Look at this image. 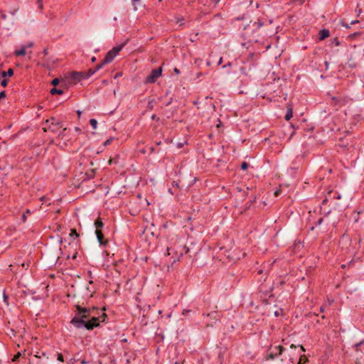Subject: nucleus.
I'll return each mask as SVG.
<instances>
[{"instance_id": "nucleus-44", "label": "nucleus", "mask_w": 364, "mask_h": 364, "mask_svg": "<svg viewBox=\"0 0 364 364\" xmlns=\"http://www.w3.org/2000/svg\"><path fill=\"white\" fill-rule=\"evenodd\" d=\"M81 364H88L89 363V361H87L85 359H82L81 361H80Z\"/></svg>"}, {"instance_id": "nucleus-25", "label": "nucleus", "mask_w": 364, "mask_h": 364, "mask_svg": "<svg viewBox=\"0 0 364 364\" xmlns=\"http://www.w3.org/2000/svg\"><path fill=\"white\" fill-rule=\"evenodd\" d=\"M276 358V356L272 353V352L270 350L267 355V357H266V359L267 360H269V359H274Z\"/></svg>"}, {"instance_id": "nucleus-20", "label": "nucleus", "mask_w": 364, "mask_h": 364, "mask_svg": "<svg viewBox=\"0 0 364 364\" xmlns=\"http://www.w3.org/2000/svg\"><path fill=\"white\" fill-rule=\"evenodd\" d=\"M293 116V112H292V109H289L287 110V112L285 115V119L289 121Z\"/></svg>"}, {"instance_id": "nucleus-56", "label": "nucleus", "mask_w": 364, "mask_h": 364, "mask_svg": "<svg viewBox=\"0 0 364 364\" xmlns=\"http://www.w3.org/2000/svg\"><path fill=\"white\" fill-rule=\"evenodd\" d=\"M1 17L3 19H5V18H6V14H2L1 15Z\"/></svg>"}, {"instance_id": "nucleus-18", "label": "nucleus", "mask_w": 364, "mask_h": 364, "mask_svg": "<svg viewBox=\"0 0 364 364\" xmlns=\"http://www.w3.org/2000/svg\"><path fill=\"white\" fill-rule=\"evenodd\" d=\"M50 92L52 95H55V94L61 95V94H63V91L60 89H57L55 87H53L50 90Z\"/></svg>"}, {"instance_id": "nucleus-49", "label": "nucleus", "mask_w": 364, "mask_h": 364, "mask_svg": "<svg viewBox=\"0 0 364 364\" xmlns=\"http://www.w3.org/2000/svg\"><path fill=\"white\" fill-rule=\"evenodd\" d=\"M222 63H223V58L221 57V58H220V59H219V60H218V65H221V64H222Z\"/></svg>"}, {"instance_id": "nucleus-54", "label": "nucleus", "mask_w": 364, "mask_h": 364, "mask_svg": "<svg viewBox=\"0 0 364 364\" xmlns=\"http://www.w3.org/2000/svg\"><path fill=\"white\" fill-rule=\"evenodd\" d=\"M171 250V248L169 247H167V255H170L171 254V252H170Z\"/></svg>"}, {"instance_id": "nucleus-57", "label": "nucleus", "mask_w": 364, "mask_h": 364, "mask_svg": "<svg viewBox=\"0 0 364 364\" xmlns=\"http://www.w3.org/2000/svg\"><path fill=\"white\" fill-rule=\"evenodd\" d=\"M300 348L302 353L305 352V349L302 346H301Z\"/></svg>"}, {"instance_id": "nucleus-42", "label": "nucleus", "mask_w": 364, "mask_h": 364, "mask_svg": "<svg viewBox=\"0 0 364 364\" xmlns=\"http://www.w3.org/2000/svg\"><path fill=\"white\" fill-rule=\"evenodd\" d=\"M3 296H4V301L7 303L8 296L5 294V292H4Z\"/></svg>"}, {"instance_id": "nucleus-33", "label": "nucleus", "mask_w": 364, "mask_h": 364, "mask_svg": "<svg viewBox=\"0 0 364 364\" xmlns=\"http://www.w3.org/2000/svg\"><path fill=\"white\" fill-rule=\"evenodd\" d=\"M7 83H8V80L6 79H4L1 80V85L3 86V87H6L7 86Z\"/></svg>"}, {"instance_id": "nucleus-40", "label": "nucleus", "mask_w": 364, "mask_h": 364, "mask_svg": "<svg viewBox=\"0 0 364 364\" xmlns=\"http://www.w3.org/2000/svg\"><path fill=\"white\" fill-rule=\"evenodd\" d=\"M230 66H232V63L228 62L227 64L224 65L222 68H225L227 67H230Z\"/></svg>"}, {"instance_id": "nucleus-21", "label": "nucleus", "mask_w": 364, "mask_h": 364, "mask_svg": "<svg viewBox=\"0 0 364 364\" xmlns=\"http://www.w3.org/2000/svg\"><path fill=\"white\" fill-rule=\"evenodd\" d=\"M307 361H308V359L306 358V357L304 355H300V358L298 362V364H304Z\"/></svg>"}, {"instance_id": "nucleus-2", "label": "nucleus", "mask_w": 364, "mask_h": 364, "mask_svg": "<svg viewBox=\"0 0 364 364\" xmlns=\"http://www.w3.org/2000/svg\"><path fill=\"white\" fill-rule=\"evenodd\" d=\"M62 127L63 125L61 122L56 119L55 117H51L46 120L43 129L45 132L50 131L53 133L57 134Z\"/></svg>"}, {"instance_id": "nucleus-30", "label": "nucleus", "mask_w": 364, "mask_h": 364, "mask_svg": "<svg viewBox=\"0 0 364 364\" xmlns=\"http://www.w3.org/2000/svg\"><path fill=\"white\" fill-rule=\"evenodd\" d=\"M249 164L247 162H242L241 164V169L245 171L247 169Z\"/></svg>"}, {"instance_id": "nucleus-62", "label": "nucleus", "mask_w": 364, "mask_h": 364, "mask_svg": "<svg viewBox=\"0 0 364 364\" xmlns=\"http://www.w3.org/2000/svg\"><path fill=\"white\" fill-rule=\"evenodd\" d=\"M262 270L260 269L258 271V274H262Z\"/></svg>"}, {"instance_id": "nucleus-63", "label": "nucleus", "mask_w": 364, "mask_h": 364, "mask_svg": "<svg viewBox=\"0 0 364 364\" xmlns=\"http://www.w3.org/2000/svg\"><path fill=\"white\" fill-rule=\"evenodd\" d=\"M321 318H322L323 319H324V318H326V316H325L324 315H323V316H321Z\"/></svg>"}, {"instance_id": "nucleus-31", "label": "nucleus", "mask_w": 364, "mask_h": 364, "mask_svg": "<svg viewBox=\"0 0 364 364\" xmlns=\"http://www.w3.org/2000/svg\"><path fill=\"white\" fill-rule=\"evenodd\" d=\"M332 44H334L336 46H340V41L337 38H333L332 41Z\"/></svg>"}, {"instance_id": "nucleus-46", "label": "nucleus", "mask_w": 364, "mask_h": 364, "mask_svg": "<svg viewBox=\"0 0 364 364\" xmlns=\"http://www.w3.org/2000/svg\"><path fill=\"white\" fill-rule=\"evenodd\" d=\"M324 311H325V306H321L320 307V312L323 313V312H324Z\"/></svg>"}, {"instance_id": "nucleus-6", "label": "nucleus", "mask_w": 364, "mask_h": 364, "mask_svg": "<svg viewBox=\"0 0 364 364\" xmlns=\"http://www.w3.org/2000/svg\"><path fill=\"white\" fill-rule=\"evenodd\" d=\"M83 73L82 72H73L67 77L69 83L76 84L83 78Z\"/></svg>"}, {"instance_id": "nucleus-53", "label": "nucleus", "mask_w": 364, "mask_h": 364, "mask_svg": "<svg viewBox=\"0 0 364 364\" xmlns=\"http://www.w3.org/2000/svg\"><path fill=\"white\" fill-rule=\"evenodd\" d=\"M342 25H343V26H344L346 28H350V25L348 23H343Z\"/></svg>"}, {"instance_id": "nucleus-64", "label": "nucleus", "mask_w": 364, "mask_h": 364, "mask_svg": "<svg viewBox=\"0 0 364 364\" xmlns=\"http://www.w3.org/2000/svg\"><path fill=\"white\" fill-rule=\"evenodd\" d=\"M161 141H159V142H157V144H157V145H160V144H161Z\"/></svg>"}, {"instance_id": "nucleus-23", "label": "nucleus", "mask_w": 364, "mask_h": 364, "mask_svg": "<svg viewBox=\"0 0 364 364\" xmlns=\"http://www.w3.org/2000/svg\"><path fill=\"white\" fill-rule=\"evenodd\" d=\"M70 236L73 238H77L79 237V234L77 232L76 230H71L70 233Z\"/></svg>"}, {"instance_id": "nucleus-43", "label": "nucleus", "mask_w": 364, "mask_h": 364, "mask_svg": "<svg viewBox=\"0 0 364 364\" xmlns=\"http://www.w3.org/2000/svg\"><path fill=\"white\" fill-rule=\"evenodd\" d=\"M20 355L21 354L18 353L16 355L14 356L13 361H16L19 358Z\"/></svg>"}, {"instance_id": "nucleus-55", "label": "nucleus", "mask_w": 364, "mask_h": 364, "mask_svg": "<svg viewBox=\"0 0 364 364\" xmlns=\"http://www.w3.org/2000/svg\"><path fill=\"white\" fill-rule=\"evenodd\" d=\"M33 46V43L32 42H31V43H29L28 44V46H27V47L31 48V47H32Z\"/></svg>"}, {"instance_id": "nucleus-37", "label": "nucleus", "mask_w": 364, "mask_h": 364, "mask_svg": "<svg viewBox=\"0 0 364 364\" xmlns=\"http://www.w3.org/2000/svg\"><path fill=\"white\" fill-rule=\"evenodd\" d=\"M5 97H6V92L5 91L0 92V100L2 98H4Z\"/></svg>"}, {"instance_id": "nucleus-52", "label": "nucleus", "mask_w": 364, "mask_h": 364, "mask_svg": "<svg viewBox=\"0 0 364 364\" xmlns=\"http://www.w3.org/2000/svg\"><path fill=\"white\" fill-rule=\"evenodd\" d=\"M150 151H151V153H154V152L155 151V148H154V147H153V146H151V147L150 148Z\"/></svg>"}, {"instance_id": "nucleus-8", "label": "nucleus", "mask_w": 364, "mask_h": 364, "mask_svg": "<svg viewBox=\"0 0 364 364\" xmlns=\"http://www.w3.org/2000/svg\"><path fill=\"white\" fill-rule=\"evenodd\" d=\"M95 234L99 243L101 245L105 246L107 243V240L104 238L102 230H95Z\"/></svg>"}, {"instance_id": "nucleus-28", "label": "nucleus", "mask_w": 364, "mask_h": 364, "mask_svg": "<svg viewBox=\"0 0 364 364\" xmlns=\"http://www.w3.org/2000/svg\"><path fill=\"white\" fill-rule=\"evenodd\" d=\"M263 22L261 21L260 20H258V21L257 22H255L254 25L256 26L257 28H259L260 27H262L263 26Z\"/></svg>"}, {"instance_id": "nucleus-12", "label": "nucleus", "mask_w": 364, "mask_h": 364, "mask_svg": "<svg viewBox=\"0 0 364 364\" xmlns=\"http://www.w3.org/2000/svg\"><path fill=\"white\" fill-rule=\"evenodd\" d=\"M284 350V348L282 346H275L274 348H272L271 351L277 358L282 353Z\"/></svg>"}, {"instance_id": "nucleus-60", "label": "nucleus", "mask_w": 364, "mask_h": 364, "mask_svg": "<svg viewBox=\"0 0 364 364\" xmlns=\"http://www.w3.org/2000/svg\"><path fill=\"white\" fill-rule=\"evenodd\" d=\"M327 200H328V198H325V199L323 200V203H326V202H327Z\"/></svg>"}, {"instance_id": "nucleus-10", "label": "nucleus", "mask_w": 364, "mask_h": 364, "mask_svg": "<svg viewBox=\"0 0 364 364\" xmlns=\"http://www.w3.org/2000/svg\"><path fill=\"white\" fill-rule=\"evenodd\" d=\"M127 41H128V39L125 42L122 43L121 45L114 47L109 51H111L113 54H114L115 56H117V55L119 53V52L120 50H122V49L125 46V45L127 44Z\"/></svg>"}, {"instance_id": "nucleus-50", "label": "nucleus", "mask_w": 364, "mask_h": 364, "mask_svg": "<svg viewBox=\"0 0 364 364\" xmlns=\"http://www.w3.org/2000/svg\"><path fill=\"white\" fill-rule=\"evenodd\" d=\"M174 72H175L176 74H179V73H180V70H179L178 68H174Z\"/></svg>"}, {"instance_id": "nucleus-34", "label": "nucleus", "mask_w": 364, "mask_h": 364, "mask_svg": "<svg viewBox=\"0 0 364 364\" xmlns=\"http://www.w3.org/2000/svg\"><path fill=\"white\" fill-rule=\"evenodd\" d=\"M112 140H113V138H112V137H111V138H109V139H107V140H106V141H105L104 145H105V146H107V145L110 144H111V142L112 141Z\"/></svg>"}, {"instance_id": "nucleus-51", "label": "nucleus", "mask_w": 364, "mask_h": 364, "mask_svg": "<svg viewBox=\"0 0 364 364\" xmlns=\"http://www.w3.org/2000/svg\"><path fill=\"white\" fill-rule=\"evenodd\" d=\"M151 119H156L157 120H159V118H158V117H156V114H153V115L151 116Z\"/></svg>"}, {"instance_id": "nucleus-35", "label": "nucleus", "mask_w": 364, "mask_h": 364, "mask_svg": "<svg viewBox=\"0 0 364 364\" xmlns=\"http://www.w3.org/2000/svg\"><path fill=\"white\" fill-rule=\"evenodd\" d=\"M58 360L61 361V362L64 361L63 355L62 354H60V353L58 354Z\"/></svg>"}, {"instance_id": "nucleus-59", "label": "nucleus", "mask_w": 364, "mask_h": 364, "mask_svg": "<svg viewBox=\"0 0 364 364\" xmlns=\"http://www.w3.org/2000/svg\"><path fill=\"white\" fill-rule=\"evenodd\" d=\"M96 60V58L95 57H92V59H91V61L92 62H95Z\"/></svg>"}, {"instance_id": "nucleus-22", "label": "nucleus", "mask_w": 364, "mask_h": 364, "mask_svg": "<svg viewBox=\"0 0 364 364\" xmlns=\"http://www.w3.org/2000/svg\"><path fill=\"white\" fill-rule=\"evenodd\" d=\"M90 124L92 126L93 129H97V121L95 119H91L90 120Z\"/></svg>"}, {"instance_id": "nucleus-58", "label": "nucleus", "mask_w": 364, "mask_h": 364, "mask_svg": "<svg viewBox=\"0 0 364 364\" xmlns=\"http://www.w3.org/2000/svg\"><path fill=\"white\" fill-rule=\"evenodd\" d=\"M362 356L363 358H364V355L363 353H361L360 351H359V357Z\"/></svg>"}, {"instance_id": "nucleus-39", "label": "nucleus", "mask_w": 364, "mask_h": 364, "mask_svg": "<svg viewBox=\"0 0 364 364\" xmlns=\"http://www.w3.org/2000/svg\"><path fill=\"white\" fill-rule=\"evenodd\" d=\"M190 311H191L190 310L184 309V310L183 311L182 314H183V315H184V316H186V315H188V313H189Z\"/></svg>"}, {"instance_id": "nucleus-19", "label": "nucleus", "mask_w": 364, "mask_h": 364, "mask_svg": "<svg viewBox=\"0 0 364 364\" xmlns=\"http://www.w3.org/2000/svg\"><path fill=\"white\" fill-rule=\"evenodd\" d=\"M31 214V210L27 209L22 215L21 216V220L23 222H26L27 216Z\"/></svg>"}, {"instance_id": "nucleus-5", "label": "nucleus", "mask_w": 364, "mask_h": 364, "mask_svg": "<svg viewBox=\"0 0 364 364\" xmlns=\"http://www.w3.org/2000/svg\"><path fill=\"white\" fill-rule=\"evenodd\" d=\"M162 68L159 67L157 69L152 70L151 74L146 77V82L147 83H154L157 78L161 75Z\"/></svg>"}, {"instance_id": "nucleus-48", "label": "nucleus", "mask_w": 364, "mask_h": 364, "mask_svg": "<svg viewBox=\"0 0 364 364\" xmlns=\"http://www.w3.org/2000/svg\"><path fill=\"white\" fill-rule=\"evenodd\" d=\"M358 22H359V21H358V20H353V21H352L350 22V25H353V24L357 23H358Z\"/></svg>"}, {"instance_id": "nucleus-17", "label": "nucleus", "mask_w": 364, "mask_h": 364, "mask_svg": "<svg viewBox=\"0 0 364 364\" xmlns=\"http://www.w3.org/2000/svg\"><path fill=\"white\" fill-rule=\"evenodd\" d=\"M25 54H26V47L25 46H22V48L20 50L15 51L16 56L25 55Z\"/></svg>"}, {"instance_id": "nucleus-26", "label": "nucleus", "mask_w": 364, "mask_h": 364, "mask_svg": "<svg viewBox=\"0 0 364 364\" xmlns=\"http://www.w3.org/2000/svg\"><path fill=\"white\" fill-rule=\"evenodd\" d=\"M79 360L78 358H75V357H73V358H71L70 359H69L68 360V363L69 364H75L76 362H77Z\"/></svg>"}, {"instance_id": "nucleus-41", "label": "nucleus", "mask_w": 364, "mask_h": 364, "mask_svg": "<svg viewBox=\"0 0 364 364\" xmlns=\"http://www.w3.org/2000/svg\"><path fill=\"white\" fill-rule=\"evenodd\" d=\"M182 255H183V253L181 252L180 255L178 256L177 258L174 259L173 262H176V261H179L180 260V257L182 256Z\"/></svg>"}, {"instance_id": "nucleus-3", "label": "nucleus", "mask_w": 364, "mask_h": 364, "mask_svg": "<svg viewBox=\"0 0 364 364\" xmlns=\"http://www.w3.org/2000/svg\"><path fill=\"white\" fill-rule=\"evenodd\" d=\"M355 364H364V340L354 345Z\"/></svg>"}, {"instance_id": "nucleus-7", "label": "nucleus", "mask_w": 364, "mask_h": 364, "mask_svg": "<svg viewBox=\"0 0 364 364\" xmlns=\"http://www.w3.org/2000/svg\"><path fill=\"white\" fill-rule=\"evenodd\" d=\"M102 68V64H99L95 69L90 68L87 72H82L83 75L84 79H88L90 76L95 74L97 70Z\"/></svg>"}, {"instance_id": "nucleus-4", "label": "nucleus", "mask_w": 364, "mask_h": 364, "mask_svg": "<svg viewBox=\"0 0 364 364\" xmlns=\"http://www.w3.org/2000/svg\"><path fill=\"white\" fill-rule=\"evenodd\" d=\"M203 316L209 318V321H206V326L210 327L217 324L220 321L221 318L220 313L217 311H212L207 314H203Z\"/></svg>"}, {"instance_id": "nucleus-13", "label": "nucleus", "mask_w": 364, "mask_h": 364, "mask_svg": "<svg viewBox=\"0 0 364 364\" xmlns=\"http://www.w3.org/2000/svg\"><path fill=\"white\" fill-rule=\"evenodd\" d=\"M318 35L319 40L323 41L329 36L330 32L328 29H322L319 31Z\"/></svg>"}, {"instance_id": "nucleus-29", "label": "nucleus", "mask_w": 364, "mask_h": 364, "mask_svg": "<svg viewBox=\"0 0 364 364\" xmlns=\"http://www.w3.org/2000/svg\"><path fill=\"white\" fill-rule=\"evenodd\" d=\"M141 0H132V5L134 6V11L137 10L136 4L140 1Z\"/></svg>"}, {"instance_id": "nucleus-38", "label": "nucleus", "mask_w": 364, "mask_h": 364, "mask_svg": "<svg viewBox=\"0 0 364 364\" xmlns=\"http://www.w3.org/2000/svg\"><path fill=\"white\" fill-rule=\"evenodd\" d=\"M323 221V218H321L318 220L317 223H316V225H321Z\"/></svg>"}, {"instance_id": "nucleus-16", "label": "nucleus", "mask_w": 364, "mask_h": 364, "mask_svg": "<svg viewBox=\"0 0 364 364\" xmlns=\"http://www.w3.org/2000/svg\"><path fill=\"white\" fill-rule=\"evenodd\" d=\"M95 228H96L95 230H101V228L104 226V223H102V221L100 218H98L95 221Z\"/></svg>"}, {"instance_id": "nucleus-27", "label": "nucleus", "mask_w": 364, "mask_h": 364, "mask_svg": "<svg viewBox=\"0 0 364 364\" xmlns=\"http://www.w3.org/2000/svg\"><path fill=\"white\" fill-rule=\"evenodd\" d=\"M36 4H37V6H38V8L40 10H42L43 8V1L42 0H37Z\"/></svg>"}, {"instance_id": "nucleus-45", "label": "nucleus", "mask_w": 364, "mask_h": 364, "mask_svg": "<svg viewBox=\"0 0 364 364\" xmlns=\"http://www.w3.org/2000/svg\"><path fill=\"white\" fill-rule=\"evenodd\" d=\"M172 102V98L165 104L166 106H169Z\"/></svg>"}, {"instance_id": "nucleus-15", "label": "nucleus", "mask_w": 364, "mask_h": 364, "mask_svg": "<svg viewBox=\"0 0 364 364\" xmlns=\"http://www.w3.org/2000/svg\"><path fill=\"white\" fill-rule=\"evenodd\" d=\"M14 75V70L12 68H9L7 71H1L0 72L1 77H6V76H12Z\"/></svg>"}, {"instance_id": "nucleus-47", "label": "nucleus", "mask_w": 364, "mask_h": 364, "mask_svg": "<svg viewBox=\"0 0 364 364\" xmlns=\"http://www.w3.org/2000/svg\"><path fill=\"white\" fill-rule=\"evenodd\" d=\"M43 55L46 56L48 55V49L45 48L43 51Z\"/></svg>"}, {"instance_id": "nucleus-11", "label": "nucleus", "mask_w": 364, "mask_h": 364, "mask_svg": "<svg viewBox=\"0 0 364 364\" xmlns=\"http://www.w3.org/2000/svg\"><path fill=\"white\" fill-rule=\"evenodd\" d=\"M127 41H128V39L125 42L122 43L121 45L114 47L109 51H111L113 54H114L115 56H117V55L119 53V52L120 50H122V49L125 46V45L127 44Z\"/></svg>"}, {"instance_id": "nucleus-14", "label": "nucleus", "mask_w": 364, "mask_h": 364, "mask_svg": "<svg viewBox=\"0 0 364 364\" xmlns=\"http://www.w3.org/2000/svg\"><path fill=\"white\" fill-rule=\"evenodd\" d=\"M328 198L330 199H341V194L338 192L334 191H329L328 193Z\"/></svg>"}, {"instance_id": "nucleus-1", "label": "nucleus", "mask_w": 364, "mask_h": 364, "mask_svg": "<svg viewBox=\"0 0 364 364\" xmlns=\"http://www.w3.org/2000/svg\"><path fill=\"white\" fill-rule=\"evenodd\" d=\"M77 313L72 318L70 323L77 328H85L87 330H92L99 326L100 322H104L107 314L103 313L101 316H96L95 311L96 308L82 307L80 305L75 306Z\"/></svg>"}, {"instance_id": "nucleus-61", "label": "nucleus", "mask_w": 364, "mask_h": 364, "mask_svg": "<svg viewBox=\"0 0 364 364\" xmlns=\"http://www.w3.org/2000/svg\"><path fill=\"white\" fill-rule=\"evenodd\" d=\"M291 348H296V346H295V345H294V344H291Z\"/></svg>"}, {"instance_id": "nucleus-24", "label": "nucleus", "mask_w": 364, "mask_h": 364, "mask_svg": "<svg viewBox=\"0 0 364 364\" xmlns=\"http://www.w3.org/2000/svg\"><path fill=\"white\" fill-rule=\"evenodd\" d=\"M184 18L182 16H178L176 18V23L179 24V26H182L184 24L183 23Z\"/></svg>"}, {"instance_id": "nucleus-32", "label": "nucleus", "mask_w": 364, "mask_h": 364, "mask_svg": "<svg viewBox=\"0 0 364 364\" xmlns=\"http://www.w3.org/2000/svg\"><path fill=\"white\" fill-rule=\"evenodd\" d=\"M59 79L58 78H55L52 80L51 82V84L54 86L57 85L58 83H59Z\"/></svg>"}, {"instance_id": "nucleus-9", "label": "nucleus", "mask_w": 364, "mask_h": 364, "mask_svg": "<svg viewBox=\"0 0 364 364\" xmlns=\"http://www.w3.org/2000/svg\"><path fill=\"white\" fill-rule=\"evenodd\" d=\"M115 57L116 56L114 55V54H113L111 51H109L106 54L103 61L100 64H102L103 66L105 64L109 63L114 60Z\"/></svg>"}, {"instance_id": "nucleus-36", "label": "nucleus", "mask_w": 364, "mask_h": 364, "mask_svg": "<svg viewBox=\"0 0 364 364\" xmlns=\"http://www.w3.org/2000/svg\"><path fill=\"white\" fill-rule=\"evenodd\" d=\"M210 4L213 5V6H216L217 4L220 1V0H210Z\"/></svg>"}]
</instances>
